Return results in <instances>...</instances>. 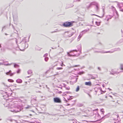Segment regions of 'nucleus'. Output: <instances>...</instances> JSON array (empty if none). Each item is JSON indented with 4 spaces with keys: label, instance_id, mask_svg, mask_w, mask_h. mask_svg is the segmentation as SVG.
I'll return each mask as SVG.
<instances>
[{
    "label": "nucleus",
    "instance_id": "f257e3e1",
    "mask_svg": "<svg viewBox=\"0 0 123 123\" xmlns=\"http://www.w3.org/2000/svg\"><path fill=\"white\" fill-rule=\"evenodd\" d=\"M5 104V106H8L7 108L8 110L12 112L17 113L19 112L21 110V108L19 105H13L11 106L6 105Z\"/></svg>",
    "mask_w": 123,
    "mask_h": 123
},
{
    "label": "nucleus",
    "instance_id": "f03ea898",
    "mask_svg": "<svg viewBox=\"0 0 123 123\" xmlns=\"http://www.w3.org/2000/svg\"><path fill=\"white\" fill-rule=\"evenodd\" d=\"M25 38H24L22 41V42L20 43V48L18 47L17 48V50H20L21 51H24L25 49V44L26 41H25Z\"/></svg>",
    "mask_w": 123,
    "mask_h": 123
},
{
    "label": "nucleus",
    "instance_id": "7ed1b4c3",
    "mask_svg": "<svg viewBox=\"0 0 123 123\" xmlns=\"http://www.w3.org/2000/svg\"><path fill=\"white\" fill-rule=\"evenodd\" d=\"M73 22H68L67 21L64 22L63 24L64 27H69L72 26L73 25Z\"/></svg>",
    "mask_w": 123,
    "mask_h": 123
},
{
    "label": "nucleus",
    "instance_id": "20e7f679",
    "mask_svg": "<svg viewBox=\"0 0 123 123\" xmlns=\"http://www.w3.org/2000/svg\"><path fill=\"white\" fill-rule=\"evenodd\" d=\"M120 69L121 70H122V71H121L120 72H118L117 71H116L115 72H113V73H111L110 74H115L116 73V74H118L119 73L121 72H123V64H121L120 65Z\"/></svg>",
    "mask_w": 123,
    "mask_h": 123
},
{
    "label": "nucleus",
    "instance_id": "39448f33",
    "mask_svg": "<svg viewBox=\"0 0 123 123\" xmlns=\"http://www.w3.org/2000/svg\"><path fill=\"white\" fill-rule=\"evenodd\" d=\"M117 5L120 9V11L123 12V3H118Z\"/></svg>",
    "mask_w": 123,
    "mask_h": 123
},
{
    "label": "nucleus",
    "instance_id": "423d86ee",
    "mask_svg": "<svg viewBox=\"0 0 123 123\" xmlns=\"http://www.w3.org/2000/svg\"><path fill=\"white\" fill-rule=\"evenodd\" d=\"M93 4V5H94L95 6V9L97 11H98L99 10V5L96 2H93V3H92Z\"/></svg>",
    "mask_w": 123,
    "mask_h": 123
},
{
    "label": "nucleus",
    "instance_id": "0eeeda50",
    "mask_svg": "<svg viewBox=\"0 0 123 123\" xmlns=\"http://www.w3.org/2000/svg\"><path fill=\"white\" fill-rule=\"evenodd\" d=\"M101 88H100L96 87L95 88V91L96 93H98V94H99V92L101 91Z\"/></svg>",
    "mask_w": 123,
    "mask_h": 123
},
{
    "label": "nucleus",
    "instance_id": "6e6552de",
    "mask_svg": "<svg viewBox=\"0 0 123 123\" xmlns=\"http://www.w3.org/2000/svg\"><path fill=\"white\" fill-rule=\"evenodd\" d=\"M120 50V48H118L117 49H115V50H113L112 51H106V52H104V53H111L114 52L115 51H119Z\"/></svg>",
    "mask_w": 123,
    "mask_h": 123
},
{
    "label": "nucleus",
    "instance_id": "1a4fd4ad",
    "mask_svg": "<svg viewBox=\"0 0 123 123\" xmlns=\"http://www.w3.org/2000/svg\"><path fill=\"white\" fill-rule=\"evenodd\" d=\"M54 101L55 103H60L61 100L58 98H54Z\"/></svg>",
    "mask_w": 123,
    "mask_h": 123
},
{
    "label": "nucleus",
    "instance_id": "9d476101",
    "mask_svg": "<svg viewBox=\"0 0 123 123\" xmlns=\"http://www.w3.org/2000/svg\"><path fill=\"white\" fill-rule=\"evenodd\" d=\"M89 29H88L85 30L81 31L80 33L83 35V34L85 33L86 32L89 31Z\"/></svg>",
    "mask_w": 123,
    "mask_h": 123
},
{
    "label": "nucleus",
    "instance_id": "9b49d317",
    "mask_svg": "<svg viewBox=\"0 0 123 123\" xmlns=\"http://www.w3.org/2000/svg\"><path fill=\"white\" fill-rule=\"evenodd\" d=\"M112 116L113 117L114 119V120L117 119V118L118 117V115H117L115 114H113Z\"/></svg>",
    "mask_w": 123,
    "mask_h": 123
},
{
    "label": "nucleus",
    "instance_id": "f8f14e48",
    "mask_svg": "<svg viewBox=\"0 0 123 123\" xmlns=\"http://www.w3.org/2000/svg\"><path fill=\"white\" fill-rule=\"evenodd\" d=\"M22 80L20 79H18L16 80V82L18 83H21L22 82Z\"/></svg>",
    "mask_w": 123,
    "mask_h": 123
},
{
    "label": "nucleus",
    "instance_id": "ddd939ff",
    "mask_svg": "<svg viewBox=\"0 0 123 123\" xmlns=\"http://www.w3.org/2000/svg\"><path fill=\"white\" fill-rule=\"evenodd\" d=\"M85 85H86L90 86L91 85V82L90 81L86 82L85 83Z\"/></svg>",
    "mask_w": 123,
    "mask_h": 123
},
{
    "label": "nucleus",
    "instance_id": "4468645a",
    "mask_svg": "<svg viewBox=\"0 0 123 123\" xmlns=\"http://www.w3.org/2000/svg\"><path fill=\"white\" fill-rule=\"evenodd\" d=\"M82 36H83V35H82V34H81L80 33L79 35V36L78 37V39H77L78 41H79L80 40V39L81 38V37Z\"/></svg>",
    "mask_w": 123,
    "mask_h": 123
},
{
    "label": "nucleus",
    "instance_id": "2eb2a0df",
    "mask_svg": "<svg viewBox=\"0 0 123 123\" xmlns=\"http://www.w3.org/2000/svg\"><path fill=\"white\" fill-rule=\"evenodd\" d=\"M32 73V71L31 70H29L27 71V73L28 74H31Z\"/></svg>",
    "mask_w": 123,
    "mask_h": 123
},
{
    "label": "nucleus",
    "instance_id": "dca6fc26",
    "mask_svg": "<svg viewBox=\"0 0 123 123\" xmlns=\"http://www.w3.org/2000/svg\"><path fill=\"white\" fill-rule=\"evenodd\" d=\"M13 64H14V68H17L19 67V66L17 64L15 63H13Z\"/></svg>",
    "mask_w": 123,
    "mask_h": 123
},
{
    "label": "nucleus",
    "instance_id": "f3484780",
    "mask_svg": "<svg viewBox=\"0 0 123 123\" xmlns=\"http://www.w3.org/2000/svg\"><path fill=\"white\" fill-rule=\"evenodd\" d=\"M93 3V2L91 3L87 7L88 9H89V8L91 7L92 5H93V4H92V3Z\"/></svg>",
    "mask_w": 123,
    "mask_h": 123
},
{
    "label": "nucleus",
    "instance_id": "a211bd4d",
    "mask_svg": "<svg viewBox=\"0 0 123 123\" xmlns=\"http://www.w3.org/2000/svg\"><path fill=\"white\" fill-rule=\"evenodd\" d=\"M35 49L37 50H40L41 49V48L37 46H36L35 47Z\"/></svg>",
    "mask_w": 123,
    "mask_h": 123
},
{
    "label": "nucleus",
    "instance_id": "6ab92c4d",
    "mask_svg": "<svg viewBox=\"0 0 123 123\" xmlns=\"http://www.w3.org/2000/svg\"><path fill=\"white\" fill-rule=\"evenodd\" d=\"M67 55L68 56H74L75 55H73L72 54H71L69 53L68 52L67 53Z\"/></svg>",
    "mask_w": 123,
    "mask_h": 123
},
{
    "label": "nucleus",
    "instance_id": "aec40b11",
    "mask_svg": "<svg viewBox=\"0 0 123 123\" xmlns=\"http://www.w3.org/2000/svg\"><path fill=\"white\" fill-rule=\"evenodd\" d=\"M59 50L60 51L59 53L62 52H63V49L62 48H60L59 49Z\"/></svg>",
    "mask_w": 123,
    "mask_h": 123
},
{
    "label": "nucleus",
    "instance_id": "412c9836",
    "mask_svg": "<svg viewBox=\"0 0 123 123\" xmlns=\"http://www.w3.org/2000/svg\"><path fill=\"white\" fill-rule=\"evenodd\" d=\"M79 89H80L79 87V86H77V88H76V92L78 91H79Z\"/></svg>",
    "mask_w": 123,
    "mask_h": 123
},
{
    "label": "nucleus",
    "instance_id": "4be33fe9",
    "mask_svg": "<svg viewBox=\"0 0 123 123\" xmlns=\"http://www.w3.org/2000/svg\"><path fill=\"white\" fill-rule=\"evenodd\" d=\"M100 111L102 113V114H103L104 113V109H102L100 110Z\"/></svg>",
    "mask_w": 123,
    "mask_h": 123
},
{
    "label": "nucleus",
    "instance_id": "5701e85b",
    "mask_svg": "<svg viewBox=\"0 0 123 123\" xmlns=\"http://www.w3.org/2000/svg\"><path fill=\"white\" fill-rule=\"evenodd\" d=\"M100 22H96V24L97 26H99L100 24Z\"/></svg>",
    "mask_w": 123,
    "mask_h": 123
},
{
    "label": "nucleus",
    "instance_id": "b1692460",
    "mask_svg": "<svg viewBox=\"0 0 123 123\" xmlns=\"http://www.w3.org/2000/svg\"><path fill=\"white\" fill-rule=\"evenodd\" d=\"M31 107L29 105H28L27 107H26L25 108V109H30L31 108Z\"/></svg>",
    "mask_w": 123,
    "mask_h": 123
},
{
    "label": "nucleus",
    "instance_id": "393cba45",
    "mask_svg": "<svg viewBox=\"0 0 123 123\" xmlns=\"http://www.w3.org/2000/svg\"><path fill=\"white\" fill-rule=\"evenodd\" d=\"M28 47V44L26 43H25V48H27V47Z\"/></svg>",
    "mask_w": 123,
    "mask_h": 123
},
{
    "label": "nucleus",
    "instance_id": "a878e982",
    "mask_svg": "<svg viewBox=\"0 0 123 123\" xmlns=\"http://www.w3.org/2000/svg\"><path fill=\"white\" fill-rule=\"evenodd\" d=\"M61 31V30H58L57 29H56V31H54L52 32H51V33H53L55 32H59V31Z\"/></svg>",
    "mask_w": 123,
    "mask_h": 123
},
{
    "label": "nucleus",
    "instance_id": "bb28decb",
    "mask_svg": "<svg viewBox=\"0 0 123 123\" xmlns=\"http://www.w3.org/2000/svg\"><path fill=\"white\" fill-rule=\"evenodd\" d=\"M49 59V58L48 57H46L45 58V60L47 62Z\"/></svg>",
    "mask_w": 123,
    "mask_h": 123
},
{
    "label": "nucleus",
    "instance_id": "cd10ccee",
    "mask_svg": "<svg viewBox=\"0 0 123 123\" xmlns=\"http://www.w3.org/2000/svg\"><path fill=\"white\" fill-rule=\"evenodd\" d=\"M96 116H97L98 117V120H99L100 119V116L98 114H97Z\"/></svg>",
    "mask_w": 123,
    "mask_h": 123
},
{
    "label": "nucleus",
    "instance_id": "c85d7f7f",
    "mask_svg": "<svg viewBox=\"0 0 123 123\" xmlns=\"http://www.w3.org/2000/svg\"><path fill=\"white\" fill-rule=\"evenodd\" d=\"M11 72V71L10 70L8 72H7L6 73V74L7 75H8Z\"/></svg>",
    "mask_w": 123,
    "mask_h": 123
},
{
    "label": "nucleus",
    "instance_id": "c756f323",
    "mask_svg": "<svg viewBox=\"0 0 123 123\" xmlns=\"http://www.w3.org/2000/svg\"><path fill=\"white\" fill-rule=\"evenodd\" d=\"M8 81L10 82H13L14 81L13 80L11 79H8Z\"/></svg>",
    "mask_w": 123,
    "mask_h": 123
},
{
    "label": "nucleus",
    "instance_id": "7c9ffc66",
    "mask_svg": "<svg viewBox=\"0 0 123 123\" xmlns=\"http://www.w3.org/2000/svg\"><path fill=\"white\" fill-rule=\"evenodd\" d=\"M94 52L96 53H102V52L100 51H94Z\"/></svg>",
    "mask_w": 123,
    "mask_h": 123
},
{
    "label": "nucleus",
    "instance_id": "2f4dec72",
    "mask_svg": "<svg viewBox=\"0 0 123 123\" xmlns=\"http://www.w3.org/2000/svg\"><path fill=\"white\" fill-rule=\"evenodd\" d=\"M73 98V97L72 96H69V98H68V100H70L72 99Z\"/></svg>",
    "mask_w": 123,
    "mask_h": 123
},
{
    "label": "nucleus",
    "instance_id": "473e14b6",
    "mask_svg": "<svg viewBox=\"0 0 123 123\" xmlns=\"http://www.w3.org/2000/svg\"><path fill=\"white\" fill-rule=\"evenodd\" d=\"M15 73H10V76H12Z\"/></svg>",
    "mask_w": 123,
    "mask_h": 123
},
{
    "label": "nucleus",
    "instance_id": "72a5a7b5",
    "mask_svg": "<svg viewBox=\"0 0 123 123\" xmlns=\"http://www.w3.org/2000/svg\"><path fill=\"white\" fill-rule=\"evenodd\" d=\"M74 34V33L73 32H72L68 36L69 37H70L71 36Z\"/></svg>",
    "mask_w": 123,
    "mask_h": 123
},
{
    "label": "nucleus",
    "instance_id": "f704fd0d",
    "mask_svg": "<svg viewBox=\"0 0 123 123\" xmlns=\"http://www.w3.org/2000/svg\"><path fill=\"white\" fill-rule=\"evenodd\" d=\"M57 70H61L62 69V68H59L58 67L56 68Z\"/></svg>",
    "mask_w": 123,
    "mask_h": 123
},
{
    "label": "nucleus",
    "instance_id": "c9c22d12",
    "mask_svg": "<svg viewBox=\"0 0 123 123\" xmlns=\"http://www.w3.org/2000/svg\"><path fill=\"white\" fill-rule=\"evenodd\" d=\"M71 123H76V122L73 120H71Z\"/></svg>",
    "mask_w": 123,
    "mask_h": 123
},
{
    "label": "nucleus",
    "instance_id": "e433bc0d",
    "mask_svg": "<svg viewBox=\"0 0 123 123\" xmlns=\"http://www.w3.org/2000/svg\"><path fill=\"white\" fill-rule=\"evenodd\" d=\"M20 69H19L17 71V73H20Z\"/></svg>",
    "mask_w": 123,
    "mask_h": 123
},
{
    "label": "nucleus",
    "instance_id": "4c0bfd02",
    "mask_svg": "<svg viewBox=\"0 0 123 123\" xmlns=\"http://www.w3.org/2000/svg\"><path fill=\"white\" fill-rule=\"evenodd\" d=\"M48 55V54L47 53H46L43 56L44 57H45L47 56Z\"/></svg>",
    "mask_w": 123,
    "mask_h": 123
},
{
    "label": "nucleus",
    "instance_id": "58836bf2",
    "mask_svg": "<svg viewBox=\"0 0 123 123\" xmlns=\"http://www.w3.org/2000/svg\"><path fill=\"white\" fill-rule=\"evenodd\" d=\"M65 93H67L70 94V93H71V92H65Z\"/></svg>",
    "mask_w": 123,
    "mask_h": 123
},
{
    "label": "nucleus",
    "instance_id": "ea45409f",
    "mask_svg": "<svg viewBox=\"0 0 123 123\" xmlns=\"http://www.w3.org/2000/svg\"><path fill=\"white\" fill-rule=\"evenodd\" d=\"M66 89L67 90H69L70 89V88L69 86L67 87H65Z\"/></svg>",
    "mask_w": 123,
    "mask_h": 123
},
{
    "label": "nucleus",
    "instance_id": "a19ab883",
    "mask_svg": "<svg viewBox=\"0 0 123 123\" xmlns=\"http://www.w3.org/2000/svg\"><path fill=\"white\" fill-rule=\"evenodd\" d=\"M62 84L63 86L65 87H66V85L64 83H63Z\"/></svg>",
    "mask_w": 123,
    "mask_h": 123
},
{
    "label": "nucleus",
    "instance_id": "79ce46f5",
    "mask_svg": "<svg viewBox=\"0 0 123 123\" xmlns=\"http://www.w3.org/2000/svg\"><path fill=\"white\" fill-rule=\"evenodd\" d=\"M4 62H3V63H2L1 62H0V65H4Z\"/></svg>",
    "mask_w": 123,
    "mask_h": 123
},
{
    "label": "nucleus",
    "instance_id": "37998d69",
    "mask_svg": "<svg viewBox=\"0 0 123 123\" xmlns=\"http://www.w3.org/2000/svg\"><path fill=\"white\" fill-rule=\"evenodd\" d=\"M12 63H11V64H9V63H7V65L8 66H10L12 64Z\"/></svg>",
    "mask_w": 123,
    "mask_h": 123
},
{
    "label": "nucleus",
    "instance_id": "c03bdc74",
    "mask_svg": "<svg viewBox=\"0 0 123 123\" xmlns=\"http://www.w3.org/2000/svg\"><path fill=\"white\" fill-rule=\"evenodd\" d=\"M74 79L75 80V82H76L77 81V80L78 79V78H75Z\"/></svg>",
    "mask_w": 123,
    "mask_h": 123
},
{
    "label": "nucleus",
    "instance_id": "a18cd8bd",
    "mask_svg": "<svg viewBox=\"0 0 123 123\" xmlns=\"http://www.w3.org/2000/svg\"><path fill=\"white\" fill-rule=\"evenodd\" d=\"M76 51V52H77V50H73V51H70V52H69V53H71V52H72V51Z\"/></svg>",
    "mask_w": 123,
    "mask_h": 123
},
{
    "label": "nucleus",
    "instance_id": "49530a36",
    "mask_svg": "<svg viewBox=\"0 0 123 123\" xmlns=\"http://www.w3.org/2000/svg\"><path fill=\"white\" fill-rule=\"evenodd\" d=\"M65 66V65L64 64H63V62H62V64L61 65V66Z\"/></svg>",
    "mask_w": 123,
    "mask_h": 123
},
{
    "label": "nucleus",
    "instance_id": "de8ad7c7",
    "mask_svg": "<svg viewBox=\"0 0 123 123\" xmlns=\"http://www.w3.org/2000/svg\"><path fill=\"white\" fill-rule=\"evenodd\" d=\"M4 65H5V66H8L7 64H4Z\"/></svg>",
    "mask_w": 123,
    "mask_h": 123
},
{
    "label": "nucleus",
    "instance_id": "09e8293b",
    "mask_svg": "<svg viewBox=\"0 0 123 123\" xmlns=\"http://www.w3.org/2000/svg\"><path fill=\"white\" fill-rule=\"evenodd\" d=\"M98 69L99 70H101L100 68L99 67H98Z\"/></svg>",
    "mask_w": 123,
    "mask_h": 123
},
{
    "label": "nucleus",
    "instance_id": "8fccbe9b",
    "mask_svg": "<svg viewBox=\"0 0 123 123\" xmlns=\"http://www.w3.org/2000/svg\"><path fill=\"white\" fill-rule=\"evenodd\" d=\"M80 0H74V1H80Z\"/></svg>",
    "mask_w": 123,
    "mask_h": 123
},
{
    "label": "nucleus",
    "instance_id": "3c124183",
    "mask_svg": "<svg viewBox=\"0 0 123 123\" xmlns=\"http://www.w3.org/2000/svg\"><path fill=\"white\" fill-rule=\"evenodd\" d=\"M95 15L97 16H98H98H97V15H95V14H92V15Z\"/></svg>",
    "mask_w": 123,
    "mask_h": 123
},
{
    "label": "nucleus",
    "instance_id": "603ef678",
    "mask_svg": "<svg viewBox=\"0 0 123 123\" xmlns=\"http://www.w3.org/2000/svg\"><path fill=\"white\" fill-rule=\"evenodd\" d=\"M109 96L110 97H111L112 98V96H111L110 95H109Z\"/></svg>",
    "mask_w": 123,
    "mask_h": 123
},
{
    "label": "nucleus",
    "instance_id": "864d4df0",
    "mask_svg": "<svg viewBox=\"0 0 123 123\" xmlns=\"http://www.w3.org/2000/svg\"><path fill=\"white\" fill-rule=\"evenodd\" d=\"M116 13L117 14V15H118L117 12V11H116Z\"/></svg>",
    "mask_w": 123,
    "mask_h": 123
},
{
    "label": "nucleus",
    "instance_id": "5fc2aeb1",
    "mask_svg": "<svg viewBox=\"0 0 123 123\" xmlns=\"http://www.w3.org/2000/svg\"><path fill=\"white\" fill-rule=\"evenodd\" d=\"M2 84H4V85H5V84L4 83H3Z\"/></svg>",
    "mask_w": 123,
    "mask_h": 123
},
{
    "label": "nucleus",
    "instance_id": "6e6d98bb",
    "mask_svg": "<svg viewBox=\"0 0 123 123\" xmlns=\"http://www.w3.org/2000/svg\"><path fill=\"white\" fill-rule=\"evenodd\" d=\"M13 86H14L16 87V85H15Z\"/></svg>",
    "mask_w": 123,
    "mask_h": 123
},
{
    "label": "nucleus",
    "instance_id": "4d7b16f0",
    "mask_svg": "<svg viewBox=\"0 0 123 123\" xmlns=\"http://www.w3.org/2000/svg\"><path fill=\"white\" fill-rule=\"evenodd\" d=\"M105 117V116H104V117H102V118H104Z\"/></svg>",
    "mask_w": 123,
    "mask_h": 123
},
{
    "label": "nucleus",
    "instance_id": "13d9d810",
    "mask_svg": "<svg viewBox=\"0 0 123 123\" xmlns=\"http://www.w3.org/2000/svg\"><path fill=\"white\" fill-rule=\"evenodd\" d=\"M1 46L0 45V48H1Z\"/></svg>",
    "mask_w": 123,
    "mask_h": 123
},
{
    "label": "nucleus",
    "instance_id": "bf43d9fd",
    "mask_svg": "<svg viewBox=\"0 0 123 123\" xmlns=\"http://www.w3.org/2000/svg\"><path fill=\"white\" fill-rule=\"evenodd\" d=\"M58 73H57V74L56 75H58Z\"/></svg>",
    "mask_w": 123,
    "mask_h": 123
},
{
    "label": "nucleus",
    "instance_id": "052dcab7",
    "mask_svg": "<svg viewBox=\"0 0 123 123\" xmlns=\"http://www.w3.org/2000/svg\"><path fill=\"white\" fill-rule=\"evenodd\" d=\"M81 105H79V106H81Z\"/></svg>",
    "mask_w": 123,
    "mask_h": 123
},
{
    "label": "nucleus",
    "instance_id": "680f3d73",
    "mask_svg": "<svg viewBox=\"0 0 123 123\" xmlns=\"http://www.w3.org/2000/svg\"><path fill=\"white\" fill-rule=\"evenodd\" d=\"M77 66H78L76 65V66H74V67H76Z\"/></svg>",
    "mask_w": 123,
    "mask_h": 123
},
{
    "label": "nucleus",
    "instance_id": "e2e57ef3",
    "mask_svg": "<svg viewBox=\"0 0 123 123\" xmlns=\"http://www.w3.org/2000/svg\"><path fill=\"white\" fill-rule=\"evenodd\" d=\"M30 116H31V115H31V114H30Z\"/></svg>",
    "mask_w": 123,
    "mask_h": 123
},
{
    "label": "nucleus",
    "instance_id": "0e129e2a",
    "mask_svg": "<svg viewBox=\"0 0 123 123\" xmlns=\"http://www.w3.org/2000/svg\"><path fill=\"white\" fill-rule=\"evenodd\" d=\"M27 77L28 78H29L30 77V76H28Z\"/></svg>",
    "mask_w": 123,
    "mask_h": 123
},
{
    "label": "nucleus",
    "instance_id": "69168bd1",
    "mask_svg": "<svg viewBox=\"0 0 123 123\" xmlns=\"http://www.w3.org/2000/svg\"><path fill=\"white\" fill-rule=\"evenodd\" d=\"M104 85H103V87H104Z\"/></svg>",
    "mask_w": 123,
    "mask_h": 123
},
{
    "label": "nucleus",
    "instance_id": "338daca9",
    "mask_svg": "<svg viewBox=\"0 0 123 123\" xmlns=\"http://www.w3.org/2000/svg\"><path fill=\"white\" fill-rule=\"evenodd\" d=\"M65 32V33H66V32Z\"/></svg>",
    "mask_w": 123,
    "mask_h": 123
},
{
    "label": "nucleus",
    "instance_id": "774afa93",
    "mask_svg": "<svg viewBox=\"0 0 123 123\" xmlns=\"http://www.w3.org/2000/svg\"><path fill=\"white\" fill-rule=\"evenodd\" d=\"M32 111V112H34V111Z\"/></svg>",
    "mask_w": 123,
    "mask_h": 123
}]
</instances>
